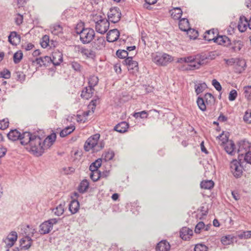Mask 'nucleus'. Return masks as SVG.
I'll list each match as a JSON object with an SVG mask.
<instances>
[{"mask_svg": "<svg viewBox=\"0 0 251 251\" xmlns=\"http://www.w3.org/2000/svg\"><path fill=\"white\" fill-rule=\"evenodd\" d=\"M95 22L96 31L101 34L106 32L109 27V22L105 18H103L101 16H97L94 20Z\"/></svg>", "mask_w": 251, "mask_h": 251, "instance_id": "7ed1b4c3", "label": "nucleus"}, {"mask_svg": "<svg viewBox=\"0 0 251 251\" xmlns=\"http://www.w3.org/2000/svg\"><path fill=\"white\" fill-rule=\"evenodd\" d=\"M119 36V31L117 29H113L107 33L106 39L108 42H114L118 39Z\"/></svg>", "mask_w": 251, "mask_h": 251, "instance_id": "dca6fc26", "label": "nucleus"}, {"mask_svg": "<svg viewBox=\"0 0 251 251\" xmlns=\"http://www.w3.org/2000/svg\"><path fill=\"white\" fill-rule=\"evenodd\" d=\"M197 103L199 108L202 111H205L206 110V106L204 102V99L203 98L199 97L197 99Z\"/></svg>", "mask_w": 251, "mask_h": 251, "instance_id": "58836bf2", "label": "nucleus"}, {"mask_svg": "<svg viewBox=\"0 0 251 251\" xmlns=\"http://www.w3.org/2000/svg\"><path fill=\"white\" fill-rule=\"evenodd\" d=\"M235 65L236 67L237 72L239 73L243 71L246 67V62L242 58H236Z\"/></svg>", "mask_w": 251, "mask_h": 251, "instance_id": "5701e85b", "label": "nucleus"}, {"mask_svg": "<svg viewBox=\"0 0 251 251\" xmlns=\"http://www.w3.org/2000/svg\"><path fill=\"white\" fill-rule=\"evenodd\" d=\"M170 249V244L165 240L160 241L156 247V251H169Z\"/></svg>", "mask_w": 251, "mask_h": 251, "instance_id": "393cba45", "label": "nucleus"}, {"mask_svg": "<svg viewBox=\"0 0 251 251\" xmlns=\"http://www.w3.org/2000/svg\"><path fill=\"white\" fill-rule=\"evenodd\" d=\"M80 32L79 39L84 44L90 43L94 39L95 35L94 30L91 28H86L82 29Z\"/></svg>", "mask_w": 251, "mask_h": 251, "instance_id": "423d86ee", "label": "nucleus"}, {"mask_svg": "<svg viewBox=\"0 0 251 251\" xmlns=\"http://www.w3.org/2000/svg\"><path fill=\"white\" fill-rule=\"evenodd\" d=\"M248 19L244 16L240 17L239 21L238 24V28L240 32H245L248 27Z\"/></svg>", "mask_w": 251, "mask_h": 251, "instance_id": "aec40b11", "label": "nucleus"}, {"mask_svg": "<svg viewBox=\"0 0 251 251\" xmlns=\"http://www.w3.org/2000/svg\"><path fill=\"white\" fill-rule=\"evenodd\" d=\"M94 89V88L89 87H85L82 91L81 94V97L85 99L88 100L92 96Z\"/></svg>", "mask_w": 251, "mask_h": 251, "instance_id": "7c9ffc66", "label": "nucleus"}, {"mask_svg": "<svg viewBox=\"0 0 251 251\" xmlns=\"http://www.w3.org/2000/svg\"><path fill=\"white\" fill-rule=\"evenodd\" d=\"M100 137V135L97 133L88 138L84 145V150L86 151H89L92 149L95 150Z\"/></svg>", "mask_w": 251, "mask_h": 251, "instance_id": "6e6552de", "label": "nucleus"}, {"mask_svg": "<svg viewBox=\"0 0 251 251\" xmlns=\"http://www.w3.org/2000/svg\"><path fill=\"white\" fill-rule=\"evenodd\" d=\"M51 57L48 56H44L37 58L33 62H36L40 67L42 66H47L51 63Z\"/></svg>", "mask_w": 251, "mask_h": 251, "instance_id": "4be33fe9", "label": "nucleus"}, {"mask_svg": "<svg viewBox=\"0 0 251 251\" xmlns=\"http://www.w3.org/2000/svg\"><path fill=\"white\" fill-rule=\"evenodd\" d=\"M122 14L119 8L114 7L110 9L107 14V16L109 22L113 23H118L121 18Z\"/></svg>", "mask_w": 251, "mask_h": 251, "instance_id": "9d476101", "label": "nucleus"}, {"mask_svg": "<svg viewBox=\"0 0 251 251\" xmlns=\"http://www.w3.org/2000/svg\"><path fill=\"white\" fill-rule=\"evenodd\" d=\"M238 149L237 152L238 153V158L241 160L245 154L246 152L250 151L251 148V143L247 140L244 139L239 141L238 143Z\"/></svg>", "mask_w": 251, "mask_h": 251, "instance_id": "39448f33", "label": "nucleus"}, {"mask_svg": "<svg viewBox=\"0 0 251 251\" xmlns=\"http://www.w3.org/2000/svg\"><path fill=\"white\" fill-rule=\"evenodd\" d=\"M79 209V203L77 200H72L69 205V209L72 214L77 213Z\"/></svg>", "mask_w": 251, "mask_h": 251, "instance_id": "a878e982", "label": "nucleus"}, {"mask_svg": "<svg viewBox=\"0 0 251 251\" xmlns=\"http://www.w3.org/2000/svg\"><path fill=\"white\" fill-rule=\"evenodd\" d=\"M152 60L157 65L166 66L173 60V58L167 53L156 52L152 54Z\"/></svg>", "mask_w": 251, "mask_h": 251, "instance_id": "20e7f679", "label": "nucleus"}, {"mask_svg": "<svg viewBox=\"0 0 251 251\" xmlns=\"http://www.w3.org/2000/svg\"><path fill=\"white\" fill-rule=\"evenodd\" d=\"M116 55L117 56L121 59H125L128 57V53L127 50H118L116 51Z\"/></svg>", "mask_w": 251, "mask_h": 251, "instance_id": "79ce46f5", "label": "nucleus"}, {"mask_svg": "<svg viewBox=\"0 0 251 251\" xmlns=\"http://www.w3.org/2000/svg\"><path fill=\"white\" fill-rule=\"evenodd\" d=\"M9 241L15 243L17 239V233L16 231H12L10 233V234L7 236L6 238Z\"/></svg>", "mask_w": 251, "mask_h": 251, "instance_id": "13d9d810", "label": "nucleus"}, {"mask_svg": "<svg viewBox=\"0 0 251 251\" xmlns=\"http://www.w3.org/2000/svg\"><path fill=\"white\" fill-rule=\"evenodd\" d=\"M178 25L179 29L183 31L187 32L190 28L189 21L186 18L180 19Z\"/></svg>", "mask_w": 251, "mask_h": 251, "instance_id": "bb28decb", "label": "nucleus"}, {"mask_svg": "<svg viewBox=\"0 0 251 251\" xmlns=\"http://www.w3.org/2000/svg\"><path fill=\"white\" fill-rule=\"evenodd\" d=\"M50 38L48 35H45L43 36L40 42V45L43 48H47L49 46Z\"/></svg>", "mask_w": 251, "mask_h": 251, "instance_id": "c03bdc74", "label": "nucleus"}, {"mask_svg": "<svg viewBox=\"0 0 251 251\" xmlns=\"http://www.w3.org/2000/svg\"><path fill=\"white\" fill-rule=\"evenodd\" d=\"M72 68L76 72H80L82 69V66L76 61H73L71 64Z\"/></svg>", "mask_w": 251, "mask_h": 251, "instance_id": "6e6d98bb", "label": "nucleus"}, {"mask_svg": "<svg viewBox=\"0 0 251 251\" xmlns=\"http://www.w3.org/2000/svg\"><path fill=\"white\" fill-rule=\"evenodd\" d=\"M208 247L202 244H198L196 245L194 251H207Z\"/></svg>", "mask_w": 251, "mask_h": 251, "instance_id": "bf43d9fd", "label": "nucleus"}, {"mask_svg": "<svg viewBox=\"0 0 251 251\" xmlns=\"http://www.w3.org/2000/svg\"><path fill=\"white\" fill-rule=\"evenodd\" d=\"M232 239L230 235L223 236L221 239V242L224 245H228L232 242Z\"/></svg>", "mask_w": 251, "mask_h": 251, "instance_id": "3c124183", "label": "nucleus"}, {"mask_svg": "<svg viewBox=\"0 0 251 251\" xmlns=\"http://www.w3.org/2000/svg\"><path fill=\"white\" fill-rule=\"evenodd\" d=\"M65 204V202H63L59 204L55 208H53L52 211L53 212L54 214L58 216L62 215L64 212Z\"/></svg>", "mask_w": 251, "mask_h": 251, "instance_id": "473e14b6", "label": "nucleus"}, {"mask_svg": "<svg viewBox=\"0 0 251 251\" xmlns=\"http://www.w3.org/2000/svg\"><path fill=\"white\" fill-rule=\"evenodd\" d=\"M187 33L189 34V36L191 39H196L199 36L198 31L194 29L189 28L187 31Z\"/></svg>", "mask_w": 251, "mask_h": 251, "instance_id": "5fc2aeb1", "label": "nucleus"}, {"mask_svg": "<svg viewBox=\"0 0 251 251\" xmlns=\"http://www.w3.org/2000/svg\"><path fill=\"white\" fill-rule=\"evenodd\" d=\"M85 28L84 26L83 23H80L76 25V27L75 28V31L76 34L80 35L81 31L82 29H85Z\"/></svg>", "mask_w": 251, "mask_h": 251, "instance_id": "0e129e2a", "label": "nucleus"}, {"mask_svg": "<svg viewBox=\"0 0 251 251\" xmlns=\"http://www.w3.org/2000/svg\"><path fill=\"white\" fill-rule=\"evenodd\" d=\"M75 49L79 52L86 57L93 58L95 57V52L91 50H89L79 45L75 46Z\"/></svg>", "mask_w": 251, "mask_h": 251, "instance_id": "f8f14e48", "label": "nucleus"}, {"mask_svg": "<svg viewBox=\"0 0 251 251\" xmlns=\"http://www.w3.org/2000/svg\"><path fill=\"white\" fill-rule=\"evenodd\" d=\"M89 86L93 88L94 86L97 85L99 82L98 77L95 75H91L88 79Z\"/></svg>", "mask_w": 251, "mask_h": 251, "instance_id": "ea45409f", "label": "nucleus"}, {"mask_svg": "<svg viewBox=\"0 0 251 251\" xmlns=\"http://www.w3.org/2000/svg\"><path fill=\"white\" fill-rule=\"evenodd\" d=\"M245 98L248 100L251 101V86H246L244 87Z\"/></svg>", "mask_w": 251, "mask_h": 251, "instance_id": "a18cd8bd", "label": "nucleus"}, {"mask_svg": "<svg viewBox=\"0 0 251 251\" xmlns=\"http://www.w3.org/2000/svg\"><path fill=\"white\" fill-rule=\"evenodd\" d=\"M218 35V32L217 30H215L214 29H211L209 30H207L203 35V38L205 40L208 42L213 41L214 42L215 39L216 38Z\"/></svg>", "mask_w": 251, "mask_h": 251, "instance_id": "a211bd4d", "label": "nucleus"}, {"mask_svg": "<svg viewBox=\"0 0 251 251\" xmlns=\"http://www.w3.org/2000/svg\"><path fill=\"white\" fill-rule=\"evenodd\" d=\"M50 28L51 32L55 35H58L63 32V27L59 24H53L50 26Z\"/></svg>", "mask_w": 251, "mask_h": 251, "instance_id": "c756f323", "label": "nucleus"}, {"mask_svg": "<svg viewBox=\"0 0 251 251\" xmlns=\"http://www.w3.org/2000/svg\"><path fill=\"white\" fill-rule=\"evenodd\" d=\"M237 96V93L236 90L233 89L231 91H230L229 96H228V100L230 101H233L234 100L236 97Z\"/></svg>", "mask_w": 251, "mask_h": 251, "instance_id": "69168bd1", "label": "nucleus"}, {"mask_svg": "<svg viewBox=\"0 0 251 251\" xmlns=\"http://www.w3.org/2000/svg\"><path fill=\"white\" fill-rule=\"evenodd\" d=\"M75 127L74 125H71L70 126L66 127L60 131V136L61 137H65L72 133L75 130Z\"/></svg>", "mask_w": 251, "mask_h": 251, "instance_id": "2f4dec72", "label": "nucleus"}, {"mask_svg": "<svg viewBox=\"0 0 251 251\" xmlns=\"http://www.w3.org/2000/svg\"><path fill=\"white\" fill-rule=\"evenodd\" d=\"M56 138V135L54 132L45 138L25 131L24 132L21 144L25 147L28 152L35 156L39 157L53 145Z\"/></svg>", "mask_w": 251, "mask_h": 251, "instance_id": "f257e3e1", "label": "nucleus"}, {"mask_svg": "<svg viewBox=\"0 0 251 251\" xmlns=\"http://www.w3.org/2000/svg\"><path fill=\"white\" fill-rule=\"evenodd\" d=\"M214 42L224 47H228L231 44V40L226 35H217Z\"/></svg>", "mask_w": 251, "mask_h": 251, "instance_id": "4468645a", "label": "nucleus"}, {"mask_svg": "<svg viewBox=\"0 0 251 251\" xmlns=\"http://www.w3.org/2000/svg\"><path fill=\"white\" fill-rule=\"evenodd\" d=\"M207 88V85L205 83H201L198 84H195V89L197 95H199L204 91Z\"/></svg>", "mask_w": 251, "mask_h": 251, "instance_id": "4c0bfd02", "label": "nucleus"}, {"mask_svg": "<svg viewBox=\"0 0 251 251\" xmlns=\"http://www.w3.org/2000/svg\"><path fill=\"white\" fill-rule=\"evenodd\" d=\"M235 145L232 140H229L225 145V150L229 154L232 155L235 152Z\"/></svg>", "mask_w": 251, "mask_h": 251, "instance_id": "cd10ccee", "label": "nucleus"}, {"mask_svg": "<svg viewBox=\"0 0 251 251\" xmlns=\"http://www.w3.org/2000/svg\"><path fill=\"white\" fill-rule=\"evenodd\" d=\"M186 63H190L189 64L183 65L181 70L183 71L194 70L200 68L201 66L205 64V60L207 59H213L214 58L210 57V55L207 56L205 55H197L196 59L191 56L185 57Z\"/></svg>", "mask_w": 251, "mask_h": 251, "instance_id": "f03ea898", "label": "nucleus"}, {"mask_svg": "<svg viewBox=\"0 0 251 251\" xmlns=\"http://www.w3.org/2000/svg\"><path fill=\"white\" fill-rule=\"evenodd\" d=\"M243 120L248 124H251V109H248L244 114Z\"/></svg>", "mask_w": 251, "mask_h": 251, "instance_id": "49530a36", "label": "nucleus"}, {"mask_svg": "<svg viewBox=\"0 0 251 251\" xmlns=\"http://www.w3.org/2000/svg\"><path fill=\"white\" fill-rule=\"evenodd\" d=\"M243 157L246 162L251 164V151L246 152Z\"/></svg>", "mask_w": 251, "mask_h": 251, "instance_id": "774afa93", "label": "nucleus"}, {"mask_svg": "<svg viewBox=\"0 0 251 251\" xmlns=\"http://www.w3.org/2000/svg\"><path fill=\"white\" fill-rule=\"evenodd\" d=\"M229 46H231L229 49L230 52H237L241 50L244 45L241 40H234L232 42H231Z\"/></svg>", "mask_w": 251, "mask_h": 251, "instance_id": "f3484780", "label": "nucleus"}, {"mask_svg": "<svg viewBox=\"0 0 251 251\" xmlns=\"http://www.w3.org/2000/svg\"><path fill=\"white\" fill-rule=\"evenodd\" d=\"M14 38L20 39V36L17 34L16 31L11 32L10 34L8 36V41L12 45H15L16 43L14 41H12V39Z\"/></svg>", "mask_w": 251, "mask_h": 251, "instance_id": "8fccbe9b", "label": "nucleus"}, {"mask_svg": "<svg viewBox=\"0 0 251 251\" xmlns=\"http://www.w3.org/2000/svg\"><path fill=\"white\" fill-rule=\"evenodd\" d=\"M134 118L136 119L140 117L142 119L147 118L148 116V112L144 110L139 112H135L133 115Z\"/></svg>", "mask_w": 251, "mask_h": 251, "instance_id": "09e8293b", "label": "nucleus"}, {"mask_svg": "<svg viewBox=\"0 0 251 251\" xmlns=\"http://www.w3.org/2000/svg\"><path fill=\"white\" fill-rule=\"evenodd\" d=\"M57 222V219L52 218L43 222L39 226V233L41 234L49 233L52 229L53 225L56 224Z\"/></svg>", "mask_w": 251, "mask_h": 251, "instance_id": "0eeeda50", "label": "nucleus"}, {"mask_svg": "<svg viewBox=\"0 0 251 251\" xmlns=\"http://www.w3.org/2000/svg\"><path fill=\"white\" fill-rule=\"evenodd\" d=\"M231 172L236 178L240 177L243 174V167L240 161L236 159L233 160L230 163Z\"/></svg>", "mask_w": 251, "mask_h": 251, "instance_id": "1a4fd4ad", "label": "nucleus"}, {"mask_svg": "<svg viewBox=\"0 0 251 251\" xmlns=\"http://www.w3.org/2000/svg\"><path fill=\"white\" fill-rule=\"evenodd\" d=\"M90 177L94 181H98L100 177V171L91 172L90 175Z\"/></svg>", "mask_w": 251, "mask_h": 251, "instance_id": "de8ad7c7", "label": "nucleus"}, {"mask_svg": "<svg viewBox=\"0 0 251 251\" xmlns=\"http://www.w3.org/2000/svg\"><path fill=\"white\" fill-rule=\"evenodd\" d=\"M193 234V230L187 227H183L180 231V236L184 240L189 239Z\"/></svg>", "mask_w": 251, "mask_h": 251, "instance_id": "412c9836", "label": "nucleus"}, {"mask_svg": "<svg viewBox=\"0 0 251 251\" xmlns=\"http://www.w3.org/2000/svg\"><path fill=\"white\" fill-rule=\"evenodd\" d=\"M204 227V224L203 222H199L196 226L195 232L196 233H200L202 230H203Z\"/></svg>", "mask_w": 251, "mask_h": 251, "instance_id": "864d4df0", "label": "nucleus"}, {"mask_svg": "<svg viewBox=\"0 0 251 251\" xmlns=\"http://www.w3.org/2000/svg\"><path fill=\"white\" fill-rule=\"evenodd\" d=\"M217 137L222 142V144H225L227 143V142L229 141L227 134H225L224 132L219 135Z\"/></svg>", "mask_w": 251, "mask_h": 251, "instance_id": "680f3d73", "label": "nucleus"}, {"mask_svg": "<svg viewBox=\"0 0 251 251\" xmlns=\"http://www.w3.org/2000/svg\"><path fill=\"white\" fill-rule=\"evenodd\" d=\"M23 53L21 50L15 52L13 55V61L15 64L19 63L23 58Z\"/></svg>", "mask_w": 251, "mask_h": 251, "instance_id": "37998d69", "label": "nucleus"}, {"mask_svg": "<svg viewBox=\"0 0 251 251\" xmlns=\"http://www.w3.org/2000/svg\"><path fill=\"white\" fill-rule=\"evenodd\" d=\"M128 127L129 125L127 123L122 122L114 127V130L119 133H125L127 131Z\"/></svg>", "mask_w": 251, "mask_h": 251, "instance_id": "b1692460", "label": "nucleus"}, {"mask_svg": "<svg viewBox=\"0 0 251 251\" xmlns=\"http://www.w3.org/2000/svg\"><path fill=\"white\" fill-rule=\"evenodd\" d=\"M16 79L21 82L24 81L25 78V75L21 71H17L15 72Z\"/></svg>", "mask_w": 251, "mask_h": 251, "instance_id": "603ef678", "label": "nucleus"}, {"mask_svg": "<svg viewBox=\"0 0 251 251\" xmlns=\"http://www.w3.org/2000/svg\"><path fill=\"white\" fill-rule=\"evenodd\" d=\"M11 76L10 72L6 69H3L2 71L0 72V77L5 79H8Z\"/></svg>", "mask_w": 251, "mask_h": 251, "instance_id": "4d7b16f0", "label": "nucleus"}, {"mask_svg": "<svg viewBox=\"0 0 251 251\" xmlns=\"http://www.w3.org/2000/svg\"><path fill=\"white\" fill-rule=\"evenodd\" d=\"M115 153L114 151L112 150H109L102 154L101 158L102 160H103L106 162L112 159Z\"/></svg>", "mask_w": 251, "mask_h": 251, "instance_id": "f704fd0d", "label": "nucleus"}, {"mask_svg": "<svg viewBox=\"0 0 251 251\" xmlns=\"http://www.w3.org/2000/svg\"><path fill=\"white\" fill-rule=\"evenodd\" d=\"M51 63L54 66H58L63 61V55L59 51L53 52L51 57Z\"/></svg>", "mask_w": 251, "mask_h": 251, "instance_id": "6ab92c4d", "label": "nucleus"}, {"mask_svg": "<svg viewBox=\"0 0 251 251\" xmlns=\"http://www.w3.org/2000/svg\"><path fill=\"white\" fill-rule=\"evenodd\" d=\"M212 84L217 91H220L222 90L221 85L216 79H213Z\"/></svg>", "mask_w": 251, "mask_h": 251, "instance_id": "338daca9", "label": "nucleus"}, {"mask_svg": "<svg viewBox=\"0 0 251 251\" xmlns=\"http://www.w3.org/2000/svg\"><path fill=\"white\" fill-rule=\"evenodd\" d=\"M9 126V121L7 118L4 119L0 121V129L4 130L8 127Z\"/></svg>", "mask_w": 251, "mask_h": 251, "instance_id": "052dcab7", "label": "nucleus"}, {"mask_svg": "<svg viewBox=\"0 0 251 251\" xmlns=\"http://www.w3.org/2000/svg\"><path fill=\"white\" fill-rule=\"evenodd\" d=\"M214 183L211 180H203L201 183V187L204 189H211L214 187Z\"/></svg>", "mask_w": 251, "mask_h": 251, "instance_id": "c9c22d12", "label": "nucleus"}, {"mask_svg": "<svg viewBox=\"0 0 251 251\" xmlns=\"http://www.w3.org/2000/svg\"><path fill=\"white\" fill-rule=\"evenodd\" d=\"M33 240L28 236H26L20 240L21 250H27L30 248L32 244Z\"/></svg>", "mask_w": 251, "mask_h": 251, "instance_id": "2eb2a0df", "label": "nucleus"}, {"mask_svg": "<svg viewBox=\"0 0 251 251\" xmlns=\"http://www.w3.org/2000/svg\"><path fill=\"white\" fill-rule=\"evenodd\" d=\"M251 231H245L239 234L238 237L240 239H249L251 237Z\"/></svg>", "mask_w": 251, "mask_h": 251, "instance_id": "e2e57ef3", "label": "nucleus"}, {"mask_svg": "<svg viewBox=\"0 0 251 251\" xmlns=\"http://www.w3.org/2000/svg\"><path fill=\"white\" fill-rule=\"evenodd\" d=\"M124 63L127 66L128 71L130 73H135L138 71V63L132 60V57H128L124 61Z\"/></svg>", "mask_w": 251, "mask_h": 251, "instance_id": "9b49d317", "label": "nucleus"}, {"mask_svg": "<svg viewBox=\"0 0 251 251\" xmlns=\"http://www.w3.org/2000/svg\"><path fill=\"white\" fill-rule=\"evenodd\" d=\"M23 134L24 132L21 134L18 130L15 129H11L9 133H7V136L8 138L12 141H15L19 139L21 143Z\"/></svg>", "mask_w": 251, "mask_h": 251, "instance_id": "ddd939ff", "label": "nucleus"}, {"mask_svg": "<svg viewBox=\"0 0 251 251\" xmlns=\"http://www.w3.org/2000/svg\"><path fill=\"white\" fill-rule=\"evenodd\" d=\"M105 44V42L103 37H99L94 42L93 47L99 50L104 47Z\"/></svg>", "mask_w": 251, "mask_h": 251, "instance_id": "72a5a7b5", "label": "nucleus"}, {"mask_svg": "<svg viewBox=\"0 0 251 251\" xmlns=\"http://www.w3.org/2000/svg\"><path fill=\"white\" fill-rule=\"evenodd\" d=\"M89 186V183L86 179L83 180L78 186V191L80 193H83L86 191Z\"/></svg>", "mask_w": 251, "mask_h": 251, "instance_id": "e433bc0d", "label": "nucleus"}, {"mask_svg": "<svg viewBox=\"0 0 251 251\" xmlns=\"http://www.w3.org/2000/svg\"><path fill=\"white\" fill-rule=\"evenodd\" d=\"M170 13L174 20H179L182 14V11L179 7L174 8L170 11Z\"/></svg>", "mask_w": 251, "mask_h": 251, "instance_id": "c85d7f7f", "label": "nucleus"}, {"mask_svg": "<svg viewBox=\"0 0 251 251\" xmlns=\"http://www.w3.org/2000/svg\"><path fill=\"white\" fill-rule=\"evenodd\" d=\"M203 99L205 100L207 104H213L214 103L215 100L214 97L213 96V95H212V94H211L210 93H206L204 95V97Z\"/></svg>", "mask_w": 251, "mask_h": 251, "instance_id": "a19ab883", "label": "nucleus"}]
</instances>
